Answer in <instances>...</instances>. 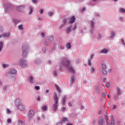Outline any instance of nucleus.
<instances>
[{
  "mask_svg": "<svg viewBox=\"0 0 125 125\" xmlns=\"http://www.w3.org/2000/svg\"><path fill=\"white\" fill-rule=\"evenodd\" d=\"M61 63L64 67L67 68L68 71L74 74L75 73V70L73 68L72 66H71V61L70 60H67L66 58L62 57L61 59Z\"/></svg>",
  "mask_w": 125,
  "mask_h": 125,
  "instance_id": "obj_1",
  "label": "nucleus"
},
{
  "mask_svg": "<svg viewBox=\"0 0 125 125\" xmlns=\"http://www.w3.org/2000/svg\"><path fill=\"white\" fill-rule=\"evenodd\" d=\"M95 25L94 22L91 21L89 25V32L93 37H96L98 40H100L102 38V35L99 32L95 31Z\"/></svg>",
  "mask_w": 125,
  "mask_h": 125,
  "instance_id": "obj_2",
  "label": "nucleus"
},
{
  "mask_svg": "<svg viewBox=\"0 0 125 125\" xmlns=\"http://www.w3.org/2000/svg\"><path fill=\"white\" fill-rule=\"evenodd\" d=\"M54 100L55 102L54 104H53L52 105V108L54 112H56V111L58 110V106H59V98H58L56 93H54Z\"/></svg>",
  "mask_w": 125,
  "mask_h": 125,
  "instance_id": "obj_3",
  "label": "nucleus"
},
{
  "mask_svg": "<svg viewBox=\"0 0 125 125\" xmlns=\"http://www.w3.org/2000/svg\"><path fill=\"white\" fill-rule=\"evenodd\" d=\"M29 44H23L22 47V56L23 57H26L27 55H28V53H29Z\"/></svg>",
  "mask_w": 125,
  "mask_h": 125,
  "instance_id": "obj_4",
  "label": "nucleus"
},
{
  "mask_svg": "<svg viewBox=\"0 0 125 125\" xmlns=\"http://www.w3.org/2000/svg\"><path fill=\"white\" fill-rule=\"evenodd\" d=\"M19 64L21 68H25L28 67V63H27V61L21 59L20 60Z\"/></svg>",
  "mask_w": 125,
  "mask_h": 125,
  "instance_id": "obj_5",
  "label": "nucleus"
},
{
  "mask_svg": "<svg viewBox=\"0 0 125 125\" xmlns=\"http://www.w3.org/2000/svg\"><path fill=\"white\" fill-rule=\"evenodd\" d=\"M76 28L77 24H76V23L74 24H71L69 27H67V29L66 30V33L69 34V33H71V32L74 30H76Z\"/></svg>",
  "mask_w": 125,
  "mask_h": 125,
  "instance_id": "obj_6",
  "label": "nucleus"
},
{
  "mask_svg": "<svg viewBox=\"0 0 125 125\" xmlns=\"http://www.w3.org/2000/svg\"><path fill=\"white\" fill-rule=\"evenodd\" d=\"M14 8V6L11 4H7L6 6H4V10L7 13L9 10H12Z\"/></svg>",
  "mask_w": 125,
  "mask_h": 125,
  "instance_id": "obj_7",
  "label": "nucleus"
},
{
  "mask_svg": "<svg viewBox=\"0 0 125 125\" xmlns=\"http://www.w3.org/2000/svg\"><path fill=\"white\" fill-rule=\"evenodd\" d=\"M25 8H26V6L25 5H21L17 7V9L19 12H24L25 10Z\"/></svg>",
  "mask_w": 125,
  "mask_h": 125,
  "instance_id": "obj_8",
  "label": "nucleus"
},
{
  "mask_svg": "<svg viewBox=\"0 0 125 125\" xmlns=\"http://www.w3.org/2000/svg\"><path fill=\"white\" fill-rule=\"evenodd\" d=\"M35 115V112L33 111V110H30L28 112V117L29 120H32L33 119V117H34Z\"/></svg>",
  "mask_w": 125,
  "mask_h": 125,
  "instance_id": "obj_9",
  "label": "nucleus"
},
{
  "mask_svg": "<svg viewBox=\"0 0 125 125\" xmlns=\"http://www.w3.org/2000/svg\"><path fill=\"white\" fill-rule=\"evenodd\" d=\"M35 65L37 66L42 64V60L40 58H36L34 61Z\"/></svg>",
  "mask_w": 125,
  "mask_h": 125,
  "instance_id": "obj_10",
  "label": "nucleus"
},
{
  "mask_svg": "<svg viewBox=\"0 0 125 125\" xmlns=\"http://www.w3.org/2000/svg\"><path fill=\"white\" fill-rule=\"evenodd\" d=\"M98 121L99 125H104V122L103 121V117L102 116H100Z\"/></svg>",
  "mask_w": 125,
  "mask_h": 125,
  "instance_id": "obj_11",
  "label": "nucleus"
},
{
  "mask_svg": "<svg viewBox=\"0 0 125 125\" xmlns=\"http://www.w3.org/2000/svg\"><path fill=\"white\" fill-rule=\"evenodd\" d=\"M17 73V70L14 68H12L9 71V74H10V75H15Z\"/></svg>",
  "mask_w": 125,
  "mask_h": 125,
  "instance_id": "obj_12",
  "label": "nucleus"
},
{
  "mask_svg": "<svg viewBox=\"0 0 125 125\" xmlns=\"http://www.w3.org/2000/svg\"><path fill=\"white\" fill-rule=\"evenodd\" d=\"M16 106H18L19 105L21 104V100L19 98H17L14 102Z\"/></svg>",
  "mask_w": 125,
  "mask_h": 125,
  "instance_id": "obj_13",
  "label": "nucleus"
},
{
  "mask_svg": "<svg viewBox=\"0 0 125 125\" xmlns=\"http://www.w3.org/2000/svg\"><path fill=\"white\" fill-rule=\"evenodd\" d=\"M17 106L18 107L20 111H24V110H25V107L24 106V105H23V104H19V105H17Z\"/></svg>",
  "mask_w": 125,
  "mask_h": 125,
  "instance_id": "obj_14",
  "label": "nucleus"
},
{
  "mask_svg": "<svg viewBox=\"0 0 125 125\" xmlns=\"http://www.w3.org/2000/svg\"><path fill=\"white\" fill-rule=\"evenodd\" d=\"M28 14L29 15H31V14H33V12H34V7L32 6H30L28 7Z\"/></svg>",
  "mask_w": 125,
  "mask_h": 125,
  "instance_id": "obj_15",
  "label": "nucleus"
},
{
  "mask_svg": "<svg viewBox=\"0 0 125 125\" xmlns=\"http://www.w3.org/2000/svg\"><path fill=\"white\" fill-rule=\"evenodd\" d=\"M12 22L13 23H14V24H15V25H17V24H19V23H21V21L20 20L13 19Z\"/></svg>",
  "mask_w": 125,
  "mask_h": 125,
  "instance_id": "obj_16",
  "label": "nucleus"
},
{
  "mask_svg": "<svg viewBox=\"0 0 125 125\" xmlns=\"http://www.w3.org/2000/svg\"><path fill=\"white\" fill-rule=\"evenodd\" d=\"M66 100H67V96L66 95H64L63 97L62 98V105L64 106L65 105V103H66Z\"/></svg>",
  "mask_w": 125,
  "mask_h": 125,
  "instance_id": "obj_17",
  "label": "nucleus"
},
{
  "mask_svg": "<svg viewBox=\"0 0 125 125\" xmlns=\"http://www.w3.org/2000/svg\"><path fill=\"white\" fill-rule=\"evenodd\" d=\"M116 91L117 95H120L122 93V91H121V89L120 87H117L116 88Z\"/></svg>",
  "mask_w": 125,
  "mask_h": 125,
  "instance_id": "obj_18",
  "label": "nucleus"
},
{
  "mask_svg": "<svg viewBox=\"0 0 125 125\" xmlns=\"http://www.w3.org/2000/svg\"><path fill=\"white\" fill-rule=\"evenodd\" d=\"M28 81L30 83H35V78H33V76H30Z\"/></svg>",
  "mask_w": 125,
  "mask_h": 125,
  "instance_id": "obj_19",
  "label": "nucleus"
},
{
  "mask_svg": "<svg viewBox=\"0 0 125 125\" xmlns=\"http://www.w3.org/2000/svg\"><path fill=\"white\" fill-rule=\"evenodd\" d=\"M74 82H75V76H74V75H72L70 77L71 84H73V83H74Z\"/></svg>",
  "mask_w": 125,
  "mask_h": 125,
  "instance_id": "obj_20",
  "label": "nucleus"
},
{
  "mask_svg": "<svg viewBox=\"0 0 125 125\" xmlns=\"http://www.w3.org/2000/svg\"><path fill=\"white\" fill-rule=\"evenodd\" d=\"M75 20H76V18L75 17V16H73L71 18H70V22L71 24H73V23H74Z\"/></svg>",
  "mask_w": 125,
  "mask_h": 125,
  "instance_id": "obj_21",
  "label": "nucleus"
},
{
  "mask_svg": "<svg viewBox=\"0 0 125 125\" xmlns=\"http://www.w3.org/2000/svg\"><path fill=\"white\" fill-rule=\"evenodd\" d=\"M59 50H64L65 49V46L63 44H60L58 46Z\"/></svg>",
  "mask_w": 125,
  "mask_h": 125,
  "instance_id": "obj_22",
  "label": "nucleus"
},
{
  "mask_svg": "<svg viewBox=\"0 0 125 125\" xmlns=\"http://www.w3.org/2000/svg\"><path fill=\"white\" fill-rule=\"evenodd\" d=\"M102 70H106L107 69V65L105 63H103L101 64Z\"/></svg>",
  "mask_w": 125,
  "mask_h": 125,
  "instance_id": "obj_23",
  "label": "nucleus"
},
{
  "mask_svg": "<svg viewBox=\"0 0 125 125\" xmlns=\"http://www.w3.org/2000/svg\"><path fill=\"white\" fill-rule=\"evenodd\" d=\"M108 52V49H104L100 51V53L101 54H105Z\"/></svg>",
  "mask_w": 125,
  "mask_h": 125,
  "instance_id": "obj_24",
  "label": "nucleus"
},
{
  "mask_svg": "<svg viewBox=\"0 0 125 125\" xmlns=\"http://www.w3.org/2000/svg\"><path fill=\"white\" fill-rule=\"evenodd\" d=\"M66 122V123H68L69 122V120H68V118H66V117H63L62 118V123H65V122Z\"/></svg>",
  "mask_w": 125,
  "mask_h": 125,
  "instance_id": "obj_25",
  "label": "nucleus"
},
{
  "mask_svg": "<svg viewBox=\"0 0 125 125\" xmlns=\"http://www.w3.org/2000/svg\"><path fill=\"white\" fill-rule=\"evenodd\" d=\"M65 46L67 49H71V47H72V46L71 45V43H67L65 44Z\"/></svg>",
  "mask_w": 125,
  "mask_h": 125,
  "instance_id": "obj_26",
  "label": "nucleus"
},
{
  "mask_svg": "<svg viewBox=\"0 0 125 125\" xmlns=\"http://www.w3.org/2000/svg\"><path fill=\"white\" fill-rule=\"evenodd\" d=\"M110 125H115V120H114V118L113 117V116H111Z\"/></svg>",
  "mask_w": 125,
  "mask_h": 125,
  "instance_id": "obj_27",
  "label": "nucleus"
},
{
  "mask_svg": "<svg viewBox=\"0 0 125 125\" xmlns=\"http://www.w3.org/2000/svg\"><path fill=\"white\" fill-rule=\"evenodd\" d=\"M53 39H54L53 36H49L48 38V40L49 42H52V41H53Z\"/></svg>",
  "mask_w": 125,
  "mask_h": 125,
  "instance_id": "obj_28",
  "label": "nucleus"
},
{
  "mask_svg": "<svg viewBox=\"0 0 125 125\" xmlns=\"http://www.w3.org/2000/svg\"><path fill=\"white\" fill-rule=\"evenodd\" d=\"M115 32L111 31L110 33V38L111 39H114V38H115Z\"/></svg>",
  "mask_w": 125,
  "mask_h": 125,
  "instance_id": "obj_29",
  "label": "nucleus"
},
{
  "mask_svg": "<svg viewBox=\"0 0 125 125\" xmlns=\"http://www.w3.org/2000/svg\"><path fill=\"white\" fill-rule=\"evenodd\" d=\"M55 87L57 90V91H58V92H61V89H60V87H59V86H58V85L57 84H55Z\"/></svg>",
  "mask_w": 125,
  "mask_h": 125,
  "instance_id": "obj_30",
  "label": "nucleus"
},
{
  "mask_svg": "<svg viewBox=\"0 0 125 125\" xmlns=\"http://www.w3.org/2000/svg\"><path fill=\"white\" fill-rule=\"evenodd\" d=\"M119 11L120 13H125V9L123 8H119Z\"/></svg>",
  "mask_w": 125,
  "mask_h": 125,
  "instance_id": "obj_31",
  "label": "nucleus"
},
{
  "mask_svg": "<svg viewBox=\"0 0 125 125\" xmlns=\"http://www.w3.org/2000/svg\"><path fill=\"white\" fill-rule=\"evenodd\" d=\"M102 72L104 75V76H107V70L106 69H102Z\"/></svg>",
  "mask_w": 125,
  "mask_h": 125,
  "instance_id": "obj_32",
  "label": "nucleus"
},
{
  "mask_svg": "<svg viewBox=\"0 0 125 125\" xmlns=\"http://www.w3.org/2000/svg\"><path fill=\"white\" fill-rule=\"evenodd\" d=\"M46 110H47V107H46V106H45V105H43V106L42 107V110L43 112H44V111H46Z\"/></svg>",
  "mask_w": 125,
  "mask_h": 125,
  "instance_id": "obj_33",
  "label": "nucleus"
},
{
  "mask_svg": "<svg viewBox=\"0 0 125 125\" xmlns=\"http://www.w3.org/2000/svg\"><path fill=\"white\" fill-rule=\"evenodd\" d=\"M3 36L4 38H8V37H9V36H10V33H5L3 34Z\"/></svg>",
  "mask_w": 125,
  "mask_h": 125,
  "instance_id": "obj_34",
  "label": "nucleus"
},
{
  "mask_svg": "<svg viewBox=\"0 0 125 125\" xmlns=\"http://www.w3.org/2000/svg\"><path fill=\"white\" fill-rule=\"evenodd\" d=\"M2 48H3V42L1 41L0 42V52Z\"/></svg>",
  "mask_w": 125,
  "mask_h": 125,
  "instance_id": "obj_35",
  "label": "nucleus"
},
{
  "mask_svg": "<svg viewBox=\"0 0 125 125\" xmlns=\"http://www.w3.org/2000/svg\"><path fill=\"white\" fill-rule=\"evenodd\" d=\"M18 29H19V30H20L21 31H23V24H20V25H19L18 26Z\"/></svg>",
  "mask_w": 125,
  "mask_h": 125,
  "instance_id": "obj_36",
  "label": "nucleus"
},
{
  "mask_svg": "<svg viewBox=\"0 0 125 125\" xmlns=\"http://www.w3.org/2000/svg\"><path fill=\"white\" fill-rule=\"evenodd\" d=\"M94 16L97 17V18H100V14L97 12L94 13Z\"/></svg>",
  "mask_w": 125,
  "mask_h": 125,
  "instance_id": "obj_37",
  "label": "nucleus"
},
{
  "mask_svg": "<svg viewBox=\"0 0 125 125\" xmlns=\"http://www.w3.org/2000/svg\"><path fill=\"white\" fill-rule=\"evenodd\" d=\"M105 119L106 120V124H107V125H108V123H109V122H110V120H108V115H105Z\"/></svg>",
  "mask_w": 125,
  "mask_h": 125,
  "instance_id": "obj_38",
  "label": "nucleus"
},
{
  "mask_svg": "<svg viewBox=\"0 0 125 125\" xmlns=\"http://www.w3.org/2000/svg\"><path fill=\"white\" fill-rule=\"evenodd\" d=\"M62 24L66 25V24H67V19H63L62 20Z\"/></svg>",
  "mask_w": 125,
  "mask_h": 125,
  "instance_id": "obj_39",
  "label": "nucleus"
},
{
  "mask_svg": "<svg viewBox=\"0 0 125 125\" xmlns=\"http://www.w3.org/2000/svg\"><path fill=\"white\" fill-rule=\"evenodd\" d=\"M43 44L45 46H48V42L47 41H44Z\"/></svg>",
  "mask_w": 125,
  "mask_h": 125,
  "instance_id": "obj_40",
  "label": "nucleus"
},
{
  "mask_svg": "<svg viewBox=\"0 0 125 125\" xmlns=\"http://www.w3.org/2000/svg\"><path fill=\"white\" fill-rule=\"evenodd\" d=\"M9 66V64H3L2 65V67L3 68H7V67H8Z\"/></svg>",
  "mask_w": 125,
  "mask_h": 125,
  "instance_id": "obj_41",
  "label": "nucleus"
},
{
  "mask_svg": "<svg viewBox=\"0 0 125 125\" xmlns=\"http://www.w3.org/2000/svg\"><path fill=\"white\" fill-rule=\"evenodd\" d=\"M25 124L24 123V122H22V121H19V124L18 125H24Z\"/></svg>",
  "mask_w": 125,
  "mask_h": 125,
  "instance_id": "obj_42",
  "label": "nucleus"
},
{
  "mask_svg": "<svg viewBox=\"0 0 125 125\" xmlns=\"http://www.w3.org/2000/svg\"><path fill=\"white\" fill-rule=\"evenodd\" d=\"M114 100H118V99H119V96H118V95H114Z\"/></svg>",
  "mask_w": 125,
  "mask_h": 125,
  "instance_id": "obj_43",
  "label": "nucleus"
},
{
  "mask_svg": "<svg viewBox=\"0 0 125 125\" xmlns=\"http://www.w3.org/2000/svg\"><path fill=\"white\" fill-rule=\"evenodd\" d=\"M90 72H91V73H93V72H94V67H91V68H90Z\"/></svg>",
  "mask_w": 125,
  "mask_h": 125,
  "instance_id": "obj_44",
  "label": "nucleus"
},
{
  "mask_svg": "<svg viewBox=\"0 0 125 125\" xmlns=\"http://www.w3.org/2000/svg\"><path fill=\"white\" fill-rule=\"evenodd\" d=\"M48 15H49V16H50V17L52 16V15H53V12H49L48 13Z\"/></svg>",
  "mask_w": 125,
  "mask_h": 125,
  "instance_id": "obj_45",
  "label": "nucleus"
},
{
  "mask_svg": "<svg viewBox=\"0 0 125 125\" xmlns=\"http://www.w3.org/2000/svg\"><path fill=\"white\" fill-rule=\"evenodd\" d=\"M47 64L48 65H51V64H52V62H51V61L48 60V61L47 62Z\"/></svg>",
  "mask_w": 125,
  "mask_h": 125,
  "instance_id": "obj_46",
  "label": "nucleus"
},
{
  "mask_svg": "<svg viewBox=\"0 0 125 125\" xmlns=\"http://www.w3.org/2000/svg\"><path fill=\"white\" fill-rule=\"evenodd\" d=\"M7 88V86H3V90L4 91H6Z\"/></svg>",
  "mask_w": 125,
  "mask_h": 125,
  "instance_id": "obj_47",
  "label": "nucleus"
},
{
  "mask_svg": "<svg viewBox=\"0 0 125 125\" xmlns=\"http://www.w3.org/2000/svg\"><path fill=\"white\" fill-rule=\"evenodd\" d=\"M119 20L121 21V22H123V21H124V18L120 17L119 18Z\"/></svg>",
  "mask_w": 125,
  "mask_h": 125,
  "instance_id": "obj_48",
  "label": "nucleus"
},
{
  "mask_svg": "<svg viewBox=\"0 0 125 125\" xmlns=\"http://www.w3.org/2000/svg\"><path fill=\"white\" fill-rule=\"evenodd\" d=\"M42 51L43 53H45V52H46V48H42Z\"/></svg>",
  "mask_w": 125,
  "mask_h": 125,
  "instance_id": "obj_49",
  "label": "nucleus"
},
{
  "mask_svg": "<svg viewBox=\"0 0 125 125\" xmlns=\"http://www.w3.org/2000/svg\"><path fill=\"white\" fill-rule=\"evenodd\" d=\"M121 41L122 42V44L125 45V40H124V39H121Z\"/></svg>",
  "mask_w": 125,
  "mask_h": 125,
  "instance_id": "obj_50",
  "label": "nucleus"
},
{
  "mask_svg": "<svg viewBox=\"0 0 125 125\" xmlns=\"http://www.w3.org/2000/svg\"><path fill=\"white\" fill-rule=\"evenodd\" d=\"M35 89L36 90H40V86H36Z\"/></svg>",
  "mask_w": 125,
  "mask_h": 125,
  "instance_id": "obj_51",
  "label": "nucleus"
},
{
  "mask_svg": "<svg viewBox=\"0 0 125 125\" xmlns=\"http://www.w3.org/2000/svg\"><path fill=\"white\" fill-rule=\"evenodd\" d=\"M105 85L106 87L109 88L110 87V83H105Z\"/></svg>",
  "mask_w": 125,
  "mask_h": 125,
  "instance_id": "obj_52",
  "label": "nucleus"
},
{
  "mask_svg": "<svg viewBox=\"0 0 125 125\" xmlns=\"http://www.w3.org/2000/svg\"><path fill=\"white\" fill-rule=\"evenodd\" d=\"M39 12H40V14H43V9H41L39 10Z\"/></svg>",
  "mask_w": 125,
  "mask_h": 125,
  "instance_id": "obj_53",
  "label": "nucleus"
},
{
  "mask_svg": "<svg viewBox=\"0 0 125 125\" xmlns=\"http://www.w3.org/2000/svg\"><path fill=\"white\" fill-rule=\"evenodd\" d=\"M3 30V27H2V25H0V32H2Z\"/></svg>",
  "mask_w": 125,
  "mask_h": 125,
  "instance_id": "obj_54",
  "label": "nucleus"
},
{
  "mask_svg": "<svg viewBox=\"0 0 125 125\" xmlns=\"http://www.w3.org/2000/svg\"><path fill=\"white\" fill-rule=\"evenodd\" d=\"M102 96L104 98H105V97L106 96V93H103L102 94Z\"/></svg>",
  "mask_w": 125,
  "mask_h": 125,
  "instance_id": "obj_55",
  "label": "nucleus"
},
{
  "mask_svg": "<svg viewBox=\"0 0 125 125\" xmlns=\"http://www.w3.org/2000/svg\"><path fill=\"white\" fill-rule=\"evenodd\" d=\"M62 112H64V111H66V107H62Z\"/></svg>",
  "mask_w": 125,
  "mask_h": 125,
  "instance_id": "obj_56",
  "label": "nucleus"
},
{
  "mask_svg": "<svg viewBox=\"0 0 125 125\" xmlns=\"http://www.w3.org/2000/svg\"><path fill=\"white\" fill-rule=\"evenodd\" d=\"M88 65L89 66H91V62H90V60H88Z\"/></svg>",
  "mask_w": 125,
  "mask_h": 125,
  "instance_id": "obj_57",
  "label": "nucleus"
},
{
  "mask_svg": "<svg viewBox=\"0 0 125 125\" xmlns=\"http://www.w3.org/2000/svg\"><path fill=\"white\" fill-rule=\"evenodd\" d=\"M32 2L33 3H37L38 2V0H32Z\"/></svg>",
  "mask_w": 125,
  "mask_h": 125,
  "instance_id": "obj_58",
  "label": "nucleus"
},
{
  "mask_svg": "<svg viewBox=\"0 0 125 125\" xmlns=\"http://www.w3.org/2000/svg\"><path fill=\"white\" fill-rule=\"evenodd\" d=\"M64 26H65V24H64L63 23L61 25V26H60V29H62V28H63V27H64Z\"/></svg>",
  "mask_w": 125,
  "mask_h": 125,
  "instance_id": "obj_59",
  "label": "nucleus"
},
{
  "mask_svg": "<svg viewBox=\"0 0 125 125\" xmlns=\"http://www.w3.org/2000/svg\"><path fill=\"white\" fill-rule=\"evenodd\" d=\"M54 74L55 75V76H57V71L56 70H54Z\"/></svg>",
  "mask_w": 125,
  "mask_h": 125,
  "instance_id": "obj_60",
  "label": "nucleus"
},
{
  "mask_svg": "<svg viewBox=\"0 0 125 125\" xmlns=\"http://www.w3.org/2000/svg\"><path fill=\"white\" fill-rule=\"evenodd\" d=\"M44 33L42 32L41 33V37L42 38H44Z\"/></svg>",
  "mask_w": 125,
  "mask_h": 125,
  "instance_id": "obj_61",
  "label": "nucleus"
},
{
  "mask_svg": "<svg viewBox=\"0 0 125 125\" xmlns=\"http://www.w3.org/2000/svg\"><path fill=\"white\" fill-rule=\"evenodd\" d=\"M41 100V96H38V97L37 98V101H40Z\"/></svg>",
  "mask_w": 125,
  "mask_h": 125,
  "instance_id": "obj_62",
  "label": "nucleus"
},
{
  "mask_svg": "<svg viewBox=\"0 0 125 125\" xmlns=\"http://www.w3.org/2000/svg\"><path fill=\"white\" fill-rule=\"evenodd\" d=\"M7 123H8V124H10V123H11V119H8Z\"/></svg>",
  "mask_w": 125,
  "mask_h": 125,
  "instance_id": "obj_63",
  "label": "nucleus"
},
{
  "mask_svg": "<svg viewBox=\"0 0 125 125\" xmlns=\"http://www.w3.org/2000/svg\"><path fill=\"white\" fill-rule=\"evenodd\" d=\"M62 122H59L57 124V125H62Z\"/></svg>",
  "mask_w": 125,
  "mask_h": 125,
  "instance_id": "obj_64",
  "label": "nucleus"
}]
</instances>
